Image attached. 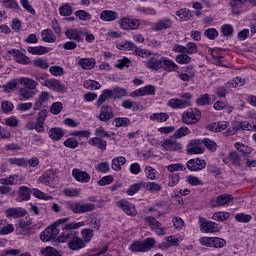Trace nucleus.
<instances>
[{
  "instance_id": "obj_20",
  "label": "nucleus",
  "mask_w": 256,
  "mask_h": 256,
  "mask_svg": "<svg viewBox=\"0 0 256 256\" xmlns=\"http://www.w3.org/2000/svg\"><path fill=\"white\" fill-rule=\"evenodd\" d=\"M8 53L9 55H13L14 61L20 65H29L31 63V59L18 49L9 50Z\"/></svg>"
},
{
  "instance_id": "obj_63",
  "label": "nucleus",
  "mask_w": 256,
  "mask_h": 256,
  "mask_svg": "<svg viewBox=\"0 0 256 256\" xmlns=\"http://www.w3.org/2000/svg\"><path fill=\"white\" fill-rule=\"evenodd\" d=\"M220 29L224 37H231V35H233L234 29L231 24H224Z\"/></svg>"
},
{
  "instance_id": "obj_35",
  "label": "nucleus",
  "mask_w": 256,
  "mask_h": 256,
  "mask_svg": "<svg viewBox=\"0 0 256 256\" xmlns=\"http://www.w3.org/2000/svg\"><path fill=\"white\" fill-rule=\"evenodd\" d=\"M47 101H49V92H41L34 104V111H39V109H41L43 107V104L47 103Z\"/></svg>"
},
{
  "instance_id": "obj_60",
  "label": "nucleus",
  "mask_w": 256,
  "mask_h": 256,
  "mask_svg": "<svg viewBox=\"0 0 256 256\" xmlns=\"http://www.w3.org/2000/svg\"><path fill=\"white\" fill-rule=\"evenodd\" d=\"M186 181L192 187H197L199 185H203V180L199 179L197 176L190 175L186 178Z\"/></svg>"
},
{
  "instance_id": "obj_61",
  "label": "nucleus",
  "mask_w": 256,
  "mask_h": 256,
  "mask_svg": "<svg viewBox=\"0 0 256 256\" xmlns=\"http://www.w3.org/2000/svg\"><path fill=\"white\" fill-rule=\"evenodd\" d=\"M64 145L68 147V149H77V147H79V142L77 141V138L70 137L64 141Z\"/></svg>"
},
{
  "instance_id": "obj_19",
  "label": "nucleus",
  "mask_w": 256,
  "mask_h": 256,
  "mask_svg": "<svg viewBox=\"0 0 256 256\" xmlns=\"http://www.w3.org/2000/svg\"><path fill=\"white\" fill-rule=\"evenodd\" d=\"M83 31L77 28H70L65 31V37L70 39V41H75L76 43L83 42Z\"/></svg>"
},
{
  "instance_id": "obj_32",
  "label": "nucleus",
  "mask_w": 256,
  "mask_h": 256,
  "mask_svg": "<svg viewBox=\"0 0 256 256\" xmlns=\"http://www.w3.org/2000/svg\"><path fill=\"white\" fill-rule=\"evenodd\" d=\"M50 51H53V49L45 46L28 47V53H31V55H47Z\"/></svg>"
},
{
  "instance_id": "obj_22",
  "label": "nucleus",
  "mask_w": 256,
  "mask_h": 256,
  "mask_svg": "<svg viewBox=\"0 0 256 256\" xmlns=\"http://www.w3.org/2000/svg\"><path fill=\"white\" fill-rule=\"evenodd\" d=\"M6 217L12 218V219H19V217H25L27 215V210L25 208L16 207V208H8L5 211Z\"/></svg>"
},
{
  "instance_id": "obj_24",
  "label": "nucleus",
  "mask_w": 256,
  "mask_h": 256,
  "mask_svg": "<svg viewBox=\"0 0 256 256\" xmlns=\"http://www.w3.org/2000/svg\"><path fill=\"white\" fill-rule=\"evenodd\" d=\"M168 106L172 109H185V107H191V102L179 98H172L168 101Z\"/></svg>"
},
{
  "instance_id": "obj_21",
  "label": "nucleus",
  "mask_w": 256,
  "mask_h": 256,
  "mask_svg": "<svg viewBox=\"0 0 256 256\" xmlns=\"http://www.w3.org/2000/svg\"><path fill=\"white\" fill-rule=\"evenodd\" d=\"M173 26V21L170 18H162L157 20V22L152 27V31H167Z\"/></svg>"
},
{
  "instance_id": "obj_11",
  "label": "nucleus",
  "mask_w": 256,
  "mask_h": 256,
  "mask_svg": "<svg viewBox=\"0 0 256 256\" xmlns=\"http://www.w3.org/2000/svg\"><path fill=\"white\" fill-rule=\"evenodd\" d=\"M116 207H118V209H122V211L129 217H135L137 215V208H135V204L127 200H120L116 202Z\"/></svg>"
},
{
  "instance_id": "obj_17",
  "label": "nucleus",
  "mask_w": 256,
  "mask_h": 256,
  "mask_svg": "<svg viewBox=\"0 0 256 256\" xmlns=\"http://www.w3.org/2000/svg\"><path fill=\"white\" fill-rule=\"evenodd\" d=\"M146 223L151 227L152 231L156 233V235L163 236L165 235V228L163 225L155 217L148 216L145 218Z\"/></svg>"
},
{
  "instance_id": "obj_43",
  "label": "nucleus",
  "mask_w": 256,
  "mask_h": 256,
  "mask_svg": "<svg viewBox=\"0 0 256 256\" xmlns=\"http://www.w3.org/2000/svg\"><path fill=\"white\" fill-rule=\"evenodd\" d=\"M127 163V159L123 156H118L112 160L111 168L113 171H121V167Z\"/></svg>"
},
{
  "instance_id": "obj_34",
  "label": "nucleus",
  "mask_w": 256,
  "mask_h": 256,
  "mask_svg": "<svg viewBox=\"0 0 256 256\" xmlns=\"http://www.w3.org/2000/svg\"><path fill=\"white\" fill-rule=\"evenodd\" d=\"M42 41L45 43H55L57 41V36L53 33L51 29H44L41 31Z\"/></svg>"
},
{
  "instance_id": "obj_27",
  "label": "nucleus",
  "mask_w": 256,
  "mask_h": 256,
  "mask_svg": "<svg viewBox=\"0 0 256 256\" xmlns=\"http://www.w3.org/2000/svg\"><path fill=\"white\" fill-rule=\"evenodd\" d=\"M31 199V189L27 186H21L18 188V199L19 203H23V201H29Z\"/></svg>"
},
{
  "instance_id": "obj_15",
  "label": "nucleus",
  "mask_w": 256,
  "mask_h": 256,
  "mask_svg": "<svg viewBox=\"0 0 256 256\" xmlns=\"http://www.w3.org/2000/svg\"><path fill=\"white\" fill-rule=\"evenodd\" d=\"M237 131H253V128L247 121H236L232 124V127L228 129V134L235 135Z\"/></svg>"
},
{
  "instance_id": "obj_52",
  "label": "nucleus",
  "mask_w": 256,
  "mask_h": 256,
  "mask_svg": "<svg viewBox=\"0 0 256 256\" xmlns=\"http://www.w3.org/2000/svg\"><path fill=\"white\" fill-rule=\"evenodd\" d=\"M17 179H19V175H11L8 178L0 179L1 185H17Z\"/></svg>"
},
{
  "instance_id": "obj_1",
  "label": "nucleus",
  "mask_w": 256,
  "mask_h": 256,
  "mask_svg": "<svg viewBox=\"0 0 256 256\" xmlns=\"http://www.w3.org/2000/svg\"><path fill=\"white\" fill-rule=\"evenodd\" d=\"M85 227V222H71L62 226V233L58 236V243H67L70 251H79L85 247V240L79 237L75 229Z\"/></svg>"
},
{
  "instance_id": "obj_51",
  "label": "nucleus",
  "mask_w": 256,
  "mask_h": 256,
  "mask_svg": "<svg viewBox=\"0 0 256 256\" xmlns=\"http://www.w3.org/2000/svg\"><path fill=\"white\" fill-rule=\"evenodd\" d=\"M75 17H78L80 21H91L93 18L91 14L85 10H78L74 13Z\"/></svg>"
},
{
  "instance_id": "obj_45",
  "label": "nucleus",
  "mask_w": 256,
  "mask_h": 256,
  "mask_svg": "<svg viewBox=\"0 0 256 256\" xmlns=\"http://www.w3.org/2000/svg\"><path fill=\"white\" fill-rule=\"evenodd\" d=\"M137 45L131 41L120 42L117 44V49L122 51H135Z\"/></svg>"
},
{
  "instance_id": "obj_49",
  "label": "nucleus",
  "mask_w": 256,
  "mask_h": 256,
  "mask_svg": "<svg viewBox=\"0 0 256 256\" xmlns=\"http://www.w3.org/2000/svg\"><path fill=\"white\" fill-rule=\"evenodd\" d=\"M144 189H146V191H150V193H159L162 187L157 182H148L144 183Z\"/></svg>"
},
{
  "instance_id": "obj_10",
  "label": "nucleus",
  "mask_w": 256,
  "mask_h": 256,
  "mask_svg": "<svg viewBox=\"0 0 256 256\" xmlns=\"http://www.w3.org/2000/svg\"><path fill=\"white\" fill-rule=\"evenodd\" d=\"M200 231L202 233H219L217 223L207 220V218L199 217Z\"/></svg>"
},
{
  "instance_id": "obj_9",
  "label": "nucleus",
  "mask_w": 256,
  "mask_h": 256,
  "mask_svg": "<svg viewBox=\"0 0 256 256\" xmlns=\"http://www.w3.org/2000/svg\"><path fill=\"white\" fill-rule=\"evenodd\" d=\"M141 26V20L137 18L125 17L120 20V27L124 31H135Z\"/></svg>"
},
{
  "instance_id": "obj_55",
  "label": "nucleus",
  "mask_w": 256,
  "mask_h": 256,
  "mask_svg": "<svg viewBox=\"0 0 256 256\" xmlns=\"http://www.w3.org/2000/svg\"><path fill=\"white\" fill-rule=\"evenodd\" d=\"M251 219H253V216H251V214L238 213L235 215V220L238 223H249Z\"/></svg>"
},
{
  "instance_id": "obj_26",
  "label": "nucleus",
  "mask_w": 256,
  "mask_h": 256,
  "mask_svg": "<svg viewBox=\"0 0 256 256\" xmlns=\"http://www.w3.org/2000/svg\"><path fill=\"white\" fill-rule=\"evenodd\" d=\"M88 144L100 149V151H107V141L103 140V138H99L97 136L92 137L88 140Z\"/></svg>"
},
{
  "instance_id": "obj_25",
  "label": "nucleus",
  "mask_w": 256,
  "mask_h": 256,
  "mask_svg": "<svg viewBox=\"0 0 256 256\" xmlns=\"http://www.w3.org/2000/svg\"><path fill=\"white\" fill-rule=\"evenodd\" d=\"M45 87L51 89L52 91H58V93L65 91V85H63L61 81L56 79H49L48 81H46Z\"/></svg>"
},
{
  "instance_id": "obj_47",
  "label": "nucleus",
  "mask_w": 256,
  "mask_h": 256,
  "mask_svg": "<svg viewBox=\"0 0 256 256\" xmlns=\"http://www.w3.org/2000/svg\"><path fill=\"white\" fill-rule=\"evenodd\" d=\"M169 119V114L160 112V113H153L150 116L151 121H157L158 123H165Z\"/></svg>"
},
{
  "instance_id": "obj_3",
  "label": "nucleus",
  "mask_w": 256,
  "mask_h": 256,
  "mask_svg": "<svg viewBox=\"0 0 256 256\" xmlns=\"http://www.w3.org/2000/svg\"><path fill=\"white\" fill-rule=\"evenodd\" d=\"M69 221V218H62L55 222L54 226H48L41 234L40 239L44 243H47V241H53V239L57 238V235H59V225H63Z\"/></svg>"
},
{
  "instance_id": "obj_29",
  "label": "nucleus",
  "mask_w": 256,
  "mask_h": 256,
  "mask_svg": "<svg viewBox=\"0 0 256 256\" xmlns=\"http://www.w3.org/2000/svg\"><path fill=\"white\" fill-rule=\"evenodd\" d=\"M161 69L164 71H168L169 73L173 71H177L179 69V66L176 65L173 60L167 58V57H162V64H161Z\"/></svg>"
},
{
  "instance_id": "obj_42",
  "label": "nucleus",
  "mask_w": 256,
  "mask_h": 256,
  "mask_svg": "<svg viewBox=\"0 0 256 256\" xmlns=\"http://www.w3.org/2000/svg\"><path fill=\"white\" fill-rule=\"evenodd\" d=\"M202 145H204V147H206L207 151H209V153H216L217 149H218V145L217 142L209 139V138H204L202 139Z\"/></svg>"
},
{
  "instance_id": "obj_59",
  "label": "nucleus",
  "mask_w": 256,
  "mask_h": 256,
  "mask_svg": "<svg viewBox=\"0 0 256 256\" xmlns=\"http://www.w3.org/2000/svg\"><path fill=\"white\" fill-rule=\"evenodd\" d=\"M8 161L11 165H16V167H27V159L25 158H10Z\"/></svg>"
},
{
  "instance_id": "obj_23",
  "label": "nucleus",
  "mask_w": 256,
  "mask_h": 256,
  "mask_svg": "<svg viewBox=\"0 0 256 256\" xmlns=\"http://www.w3.org/2000/svg\"><path fill=\"white\" fill-rule=\"evenodd\" d=\"M72 177L78 181V183H89L91 176L86 171H81L77 168L72 170Z\"/></svg>"
},
{
  "instance_id": "obj_44",
  "label": "nucleus",
  "mask_w": 256,
  "mask_h": 256,
  "mask_svg": "<svg viewBox=\"0 0 256 256\" xmlns=\"http://www.w3.org/2000/svg\"><path fill=\"white\" fill-rule=\"evenodd\" d=\"M19 101H29L32 97H35V92L29 89H21L18 92Z\"/></svg>"
},
{
  "instance_id": "obj_57",
  "label": "nucleus",
  "mask_w": 256,
  "mask_h": 256,
  "mask_svg": "<svg viewBox=\"0 0 256 256\" xmlns=\"http://www.w3.org/2000/svg\"><path fill=\"white\" fill-rule=\"evenodd\" d=\"M141 187H144V183H135L127 189L126 193L127 195H130L131 197H133L135 193H138V191H141Z\"/></svg>"
},
{
  "instance_id": "obj_58",
  "label": "nucleus",
  "mask_w": 256,
  "mask_h": 256,
  "mask_svg": "<svg viewBox=\"0 0 256 256\" xmlns=\"http://www.w3.org/2000/svg\"><path fill=\"white\" fill-rule=\"evenodd\" d=\"M113 99H121V97H125L127 95V90L121 87H115L112 89Z\"/></svg>"
},
{
  "instance_id": "obj_50",
  "label": "nucleus",
  "mask_w": 256,
  "mask_h": 256,
  "mask_svg": "<svg viewBox=\"0 0 256 256\" xmlns=\"http://www.w3.org/2000/svg\"><path fill=\"white\" fill-rule=\"evenodd\" d=\"M227 128V122L220 121V122H214L210 125V129L214 131L215 133H221V131H225Z\"/></svg>"
},
{
  "instance_id": "obj_46",
  "label": "nucleus",
  "mask_w": 256,
  "mask_h": 256,
  "mask_svg": "<svg viewBox=\"0 0 256 256\" xmlns=\"http://www.w3.org/2000/svg\"><path fill=\"white\" fill-rule=\"evenodd\" d=\"M187 135H191V130L186 126L178 128L173 134L176 139H182V137H187Z\"/></svg>"
},
{
  "instance_id": "obj_18",
  "label": "nucleus",
  "mask_w": 256,
  "mask_h": 256,
  "mask_svg": "<svg viewBox=\"0 0 256 256\" xmlns=\"http://www.w3.org/2000/svg\"><path fill=\"white\" fill-rule=\"evenodd\" d=\"M223 163L226 165H233V167H241V156H239V152L231 151L228 155L223 159Z\"/></svg>"
},
{
  "instance_id": "obj_7",
  "label": "nucleus",
  "mask_w": 256,
  "mask_h": 256,
  "mask_svg": "<svg viewBox=\"0 0 256 256\" xmlns=\"http://www.w3.org/2000/svg\"><path fill=\"white\" fill-rule=\"evenodd\" d=\"M200 243L204 247H214V249H223L227 245V241L219 237H203L200 239Z\"/></svg>"
},
{
  "instance_id": "obj_36",
  "label": "nucleus",
  "mask_w": 256,
  "mask_h": 256,
  "mask_svg": "<svg viewBox=\"0 0 256 256\" xmlns=\"http://www.w3.org/2000/svg\"><path fill=\"white\" fill-rule=\"evenodd\" d=\"M49 137L54 141H61L65 137V131L59 127H54L49 130Z\"/></svg>"
},
{
  "instance_id": "obj_33",
  "label": "nucleus",
  "mask_w": 256,
  "mask_h": 256,
  "mask_svg": "<svg viewBox=\"0 0 256 256\" xmlns=\"http://www.w3.org/2000/svg\"><path fill=\"white\" fill-rule=\"evenodd\" d=\"M146 67L152 71H159V69L162 67V57L160 59L150 57L146 62Z\"/></svg>"
},
{
  "instance_id": "obj_12",
  "label": "nucleus",
  "mask_w": 256,
  "mask_h": 256,
  "mask_svg": "<svg viewBox=\"0 0 256 256\" xmlns=\"http://www.w3.org/2000/svg\"><path fill=\"white\" fill-rule=\"evenodd\" d=\"M174 53H185L186 55H195L198 51L197 44L189 42L186 46L176 44L173 47Z\"/></svg>"
},
{
  "instance_id": "obj_30",
  "label": "nucleus",
  "mask_w": 256,
  "mask_h": 256,
  "mask_svg": "<svg viewBox=\"0 0 256 256\" xmlns=\"http://www.w3.org/2000/svg\"><path fill=\"white\" fill-rule=\"evenodd\" d=\"M234 147L236 148L238 153H241L243 159H245V157H247V156L251 155V153H253V148H251L241 142L234 143Z\"/></svg>"
},
{
  "instance_id": "obj_5",
  "label": "nucleus",
  "mask_w": 256,
  "mask_h": 256,
  "mask_svg": "<svg viewBox=\"0 0 256 256\" xmlns=\"http://www.w3.org/2000/svg\"><path fill=\"white\" fill-rule=\"evenodd\" d=\"M181 121L185 125H195L199 123V121H201V110L198 108H189L183 112Z\"/></svg>"
},
{
  "instance_id": "obj_16",
  "label": "nucleus",
  "mask_w": 256,
  "mask_h": 256,
  "mask_svg": "<svg viewBox=\"0 0 256 256\" xmlns=\"http://www.w3.org/2000/svg\"><path fill=\"white\" fill-rule=\"evenodd\" d=\"M47 119V110L42 109L38 112L36 121L34 122L35 131L37 133H45V120Z\"/></svg>"
},
{
  "instance_id": "obj_41",
  "label": "nucleus",
  "mask_w": 256,
  "mask_h": 256,
  "mask_svg": "<svg viewBox=\"0 0 256 256\" xmlns=\"http://www.w3.org/2000/svg\"><path fill=\"white\" fill-rule=\"evenodd\" d=\"M78 65L82 67V69L91 70L95 68V59L94 58H81L78 61Z\"/></svg>"
},
{
  "instance_id": "obj_31",
  "label": "nucleus",
  "mask_w": 256,
  "mask_h": 256,
  "mask_svg": "<svg viewBox=\"0 0 256 256\" xmlns=\"http://www.w3.org/2000/svg\"><path fill=\"white\" fill-rule=\"evenodd\" d=\"M119 17V14L113 10H103L100 13L101 21L111 22L115 21Z\"/></svg>"
},
{
  "instance_id": "obj_2",
  "label": "nucleus",
  "mask_w": 256,
  "mask_h": 256,
  "mask_svg": "<svg viewBox=\"0 0 256 256\" xmlns=\"http://www.w3.org/2000/svg\"><path fill=\"white\" fill-rule=\"evenodd\" d=\"M65 205L66 209H68V211H72L75 215H82L83 213L95 211V204L93 203L68 201Z\"/></svg>"
},
{
  "instance_id": "obj_53",
  "label": "nucleus",
  "mask_w": 256,
  "mask_h": 256,
  "mask_svg": "<svg viewBox=\"0 0 256 256\" xmlns=\"http://www.w3.org/2000/svg\"><path fill=\"white\" fill-rule=\"evenodd\" d=\"M84 87L90 91H95L97 89H101V84L95 80H86L84 82Z\"/></svg>"
},
{
  "instance_id": "obj_40",
  "label": "nucleus",
  "mask_w": 256,
  "mask_h": 256,
  "mask_svg": "<svg viewBox=\"0 0 256 256\" xmlns=\"http://www.w3.org/2000/svg\"><path fill=\"white\" fill-rule=\"evenodd\" d=\"M13 231H15L13 224H8L7 220H0V235H9Z\"/></svg>"
},
{
  "instance_id": "obj_54",
  "label": "nucleus",
  "mask_w": 256,
  "mask_h": 256,
  "mask_svg": "<svg viewBox=\"0 0 256 256\" xmlns=\"http://www.w3.org/2000/svg\"><path fill=\"white\" fill-rule=\"evenodd\" d=\"M59 13L62 17H69L73 15V8L69 4H64L59 8Z\"/></svg>"
},
{
  "instance_id": "obj_62",
  "label": "nucleus",
  "mask_w": 256,
  "mask_h": 256,
  "mask_svg": "<svg viewBox=\"0 0 256 256\" xmlns=\"http://www.w3.org/2000/svg\"><path fill=\"white\" fill-rule=\"evenodd\" d=\"M42 255L44 256H61V254H59V252L57 251V249L48 246L44 249L41 250Z\"/></svg>"
},
{
  "instance_id": "obj_56",
  "label": "nucleus",
  "mask_w": 256,
  "mask_h": 256,
  "mask_svg": "<svg viewBox=\"0 0 256 256\" xmlns=\"http://www.w3.org/2000/svg\"><path fill=\"white\" fill-rule=\"evenodd\" d=\"M53 179H55V174H53L52 171H47L42 177L39 178V181L44 185H49Z\"/></svg>"
},
{
  "instance_id": "obj_13",
  "label": "nucleus",
  "mask_w": 256,
  "mask_h": 256,
  "mask_svg": "<svg viewBox=\"0 0 256 256\" xmlns=\"http://www.w3.org/2000/svg\"><path fill=\"white\" fill-rule=\"evenodd\" d=\"M233 201V195L231 194H221L218 195L216 199L210 201V207H225V205H230Z\"/></svg>"
},
{
  "instance_id": "obj_48",
  "label": "nucleus",
  "mask_w": 256,
  "mask_h": 256,
  "mask_svg": "<svg viewBox=\"0 0 256 256\" xmlns=\"http://www.w3.org/2000/svg\"><path fill=\"white\" fill-rule=\"evenodd\" d=\"M231 217L229 212H215L212 216L214 221H218L219 223H223V221H227Z\"/></svg>"
},
{
  "instance_id": "obj_39",
  "label": "nucleus",
  "mask_w": 256,
  "mask_h": 256,
  "mask_svg": "<svg viewBox=\"0 0 256 256\" xmlns=\"http://www.w3.org/2000/svg\"><path fill=\"white\" fill-rule=\"evenodd\" d=\"M247 3V0H231L229 5L233 15H239V10Z\"/></svg>"
},
{
  "instance_id": "obj_4",
  "label": "nucleus",
  "mask_w": 256,
  "mask_h": 256,
  "mask_svg": "<svg viewBox=\"0 0 256 256\" xmlns=\"http://www.w3.org/2000/svg\"><path fill=\"white\" fill-rule=\"evenodd\" d=\"M154 246L155 239L147 238L143 241H134L130 246V250L132 253H147V251H151Z\"/></svg>"
},
{
  "instance_id": "obj_38",
  "label": "nucleus",
  "mask_w": 256,
  "mask_h": 256,
  "mask_svg": "<svg viewBox=\"0 0 256 256\" xmlns=\"http://www.w3.org/2000/svg\"><path fill=\"white\" fill-rule=\"evenodd\" d=\"M20 85H23L25 89H28L30 91H34V89H37V81L30 79V78H19Z\"/></svg>"
},
{
  "instance_id": "obj_28",
  "label": "nucleus",
  "mask_w": 256,
  "mask_h": 256,
  "mask_svg": "<svg viewBox=\"0 0 256 256\" xmlns=\"http://www.w3.org/2000/svg\"><path fill=\"white\" fill-rule=\"evenodd\" d=\"M100 121L107 122L113 119V108L111 106H102L99 115Z\"/></svg>"
},
{
  "instance_id": "obj_14",
  "label": "nucleus",
  "mask_w": 256,
  "mask_h": 256,
  "mask_svg": "<svg viewBox=\"0 0 256 256\" xmlns=\"http://www.w3.org/2000/svg\"><path fill=\"white\" fill-rule=\"evenodd\" d=\"M186 167L189 171H203L207 167V162L205 159L194 158L187 161Z\"/></svg>"
},
{
  "instance_id": "obj_6",
  "label": "nucleus",
  "mask_w": 256,
  "mask_h": 256,
  "mask_svg": "<svg viewBox=\"0 0 256 256\" xmlns=\"http://www.w3.org/2000/svg\"><path fill=\"white\" fill-rule=\"evenodd\" d=\"M160 145L165 151H183V144L177 141L175 136H170L169 138L162 140Z\"/></svg>"
},
{
  "instance_id": "obj_64",
  "label": "nucleus",
  "mask_w": 256,
  "mask_h": 256,
  "mask_svg": "<svg viewBox=\"0 0 256 256\" xmlns=\"http://www.w3.org/2000/svg\"><path fill=\"white\" fill-rule=\"evenodd\" d=\"M191 61V57L185 53L176 56V62L180 65H187Z\"/></svg>"
},
{
  "instance_id": "obj_8",
  "label": "nucleus",
  "mask_w": 256,
  "mask_h": 256,
  "mask_svg": "<svg viewBox=\"0 0 256 256\" xmlns=\"http://www.w3.org/2000/svg\"><path fill=\"white\" fill-rule=\"evenodd\" d=\"M186 151L189 155H202V153H205V148H203V140H190L186 146Z\"/></svg>"
},
{
  "instance_id": "obj_37",
  "label": "nucleus",
  "mask_w": 256,
  "mask_h": 256,
  "mask_svg": "<svg viewBox=\"0 0 256 256\" xmlns=\"http://www.w3.org/2000/svg\"><path fill=\"white\" fill-rule=\"evenodd\" d=\"M211 96L208 93L201 94L195 101L197 107L212 105Z\"/></svg>"
}]
</instances>
